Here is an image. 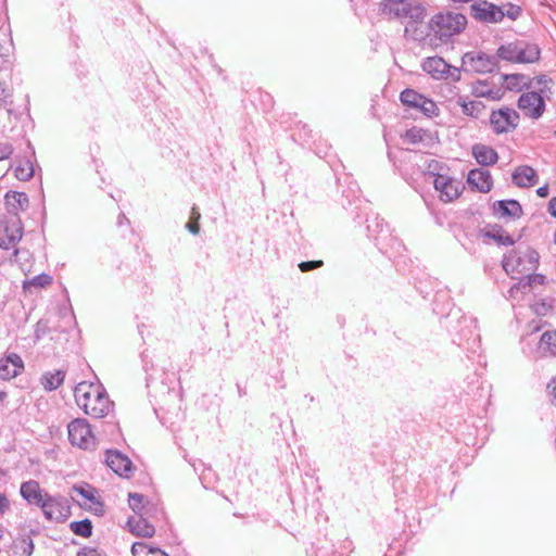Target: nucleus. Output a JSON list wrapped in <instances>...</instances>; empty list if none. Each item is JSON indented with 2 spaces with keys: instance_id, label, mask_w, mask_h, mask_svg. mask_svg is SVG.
I'll list each match as a JSON object with an SVG mask.
<instances>
[{
  "instance_id": "obj_1",
  "label": "nucleus",
  "mask_w": 556,
  "mask_h": 556,
  "mask_svg": "<svg viewBox=\"0 0 556 556\" xmlns=\"http://www.w3.org/2000/svg\"><path fill=\"white\" fill-rule=\"evenodd\" d=\"M74 396L85 414L93 418H102L109 413L111 401L101 384L81 381L75 386Z\"/></svg>"
},
{
  "instance_id": "obj_2",
  "label": "nucleus",
  "mask_w": 556,
  "mask_h": 556,
  "mask_svg": "<svg viewBox=\"0 0 556 556\" xmlns=\"http://www.w3.org/2000/svg\"><path fill=\"white\" fill-rule=\"evenodd\" d=\"M467 24V16L463 13L452 11L438 12L427 23L429 33H432L430 41L447 45L453 41L454 36L462 34L466 29Z\"/></svg>"
},
{
  "instance_id": "obj_3",
  "label": "nucleus",
  "mask_w": 556,
  "mask_h": 556,
  "mask_svg": "<svg viewBox=\"0 0 556 556\" xmlns=\"http://www.w3.org/2000/svg\"><path fill=\"white\" fill-rule=\"evenodd\" d=\"M540 255L536 250L526 247L509 251L502 261L504 270L509 273L525 274L534 271L539 266Z\"/></svg>"
},
{
  "instance_id": "obj_4",
  "label": "nucleus",
  "mask_w": 556,
  "mask_h": 556,
  "mask_svg": "<svg viewBox=\"0 0 556 556\" xmlns=\"http://www.w3.org/2000/svg\"><path fill=\"white\" fill-rule=\"evenodd\" d=\"M462 63L465 73L492 74L501 70L496 52L468 51L462 56Z\"/></svg>"
},
{
  "instance_id": "obj_5",
  "label": "nucleus",
  "mask_w": 556,
  "mask_h": 556,
  "mask_svg": "<svg viewBox=\"0 0 556 556\" xmlns=\"http://www.w3.org/2000/svg\"><path fill=\"white\" fill-rule=\"evenodd\" d=\"M368 236L374 239L380 252L387 254L400 247L399 239L392 233L389 225L379 216L367 219Z\"/></svg>"
},
{
  "instance_id": "obj_6",
  "label": "nucleus",
  "mask_w": 556,
  "mask_h": 556,
  "mask_svg": "<svg viewBox=\"0 0 556 556\" xmlns=\"http://www.w3.org/2000/svg\"><path fill=\"white\" fill-rule=\"evenodd\" d=\"M400 101L404 106L417 113H421L427 117L438 116L440 112L437 103L432 99L427 98L425 94L412 88H406L400 93Z\"/></svg>"
},
{
  "instance_id": "obj_7",
  "label": "nucleus",
  "mask_w": 556,
  "mask_h": 556,
  "mask_svg": "<svg viewBox=\"0 0 556 556\" xmlns=\"http://www.w3.org/2000/svg\"><path fill=\"white\" fill-rule=\"evenodd\" d=\"M41 509L46 519L56 522H65L72 515L68 498L60 494L50 495L45 493Z\"/></svg>"
},
{
  "instance_id": "obj_8",
  "label": "nucleus",
  "mask_w": 556,
  "mask_h": 556,
  "mask_svg": "<svg viewBox=\"0 0 556 556\" xmlns=\"http://www.w3.org/2000/svg\"><path fill=\"white\" fill-rule=\"evenodd\" d=\"M473 20L484 24H497L504 20V9L488 0H476L469 8Z\"/></svg>"
},
{
  "instance_id": "obj_9",
  "label": "nucleus",
  "mask_w": 556,
  "mask_h": 556,
  "mask_svg": "<svg viewBox=\"0 0 556 556\" xmlns=\"http://www.w3.org/2000/svg\"><path fill=\"white\" fill-rule=\"evenodd\" d=\"M544 90L528 91L520 94L517 100V106L523 111L525 115L538 119L540 118L546 109V98L541 96Z\"/></svg>"
},
{
  "instance_id": "obj_10",
  "label": "nucleus",
  "mask_w": 556,
  "mask_h": 556,
  "mask_svg": "<svg viewBox=\"0 0 556 556\" xmlns=\"http://www.w3.org/2000/svg\"><path fill=\"white\" fill-rule=\"evenodd\" d=\"M68 440L72 445L88 450L94 446V435L86 419L76 418L67 426Z\"/></svg>"
},
{
  "instance_id": "obj_11",
  "label": "nucleus",
  "mask_w": 556,
  "mask_h": 556,
  "mask_svg": "<svg viewBox=\"0 0 556 556\" xmlns=\"http://www.w3.org/2000/svg\"><path fill=\"white\" fill-rule=\"evenodd\" d=\"M519 118V113L516 110L504 106L491 113L490 124L492 125L494 132L500 135L515 129L518 125Z\"/></svg>"
},
{
  "instance_id": "obj_12",
  "label": "nucleus",
  "mask_w": 556,
  "mask_h": 556,
  "mask_svg": "<svg viewBox=\"0 0 556 556\" xmlns=\"http://www.w3.org/2000/svg\"><path fill=\"white\" fill-rule=\"evenodd\" d=\"M433 186L440 193V200L446 203L457 199L464 190V186L460 181L455 180L446 174L434 178Z\"/></svg>"
},
{
  "instance_id": "obj_13",
  "label": "nucleus",
  "mask_w": 556,
  "mask_h": 556,
  "mask_svg": "<svg viewBox=\"0 0 556 556\" xmlns=\"http://www.w3.org/2000/svg\"><path fill=\"white\" fill-rule=\"evenodd\" d=\"M105 463L119 477L129 478L134 469V465L128 456L117 450L106 451Z\"/></svg>"
},
{
  "instance_id": "obj_14",
  "label": "nucleus",
  "mask_w": 556,
  "mask_h": 556,
  "mask_svg": "<svg viewBox=\"0 0 556 556\" xmlns=\"http://www.w3.org/2000/svg\"><path fill=\"white\" fill-rule=\"evenodd\" d=\"M23 237V225L18 218L7 222L0 230V248L10 250L15 247Z\"/></svg>"
},
{
  "instance_id": "obj_15",
  "label": "nucleus",
  "mask_w": 556,
  "mask_h": 556,
  "mask_svg": "<svg viewBox=\"0 0 556 556\" xmlns=\"http://www.w3.org/2000/svg\"><path fill=\"white\" fill-rule=\"evenodd\" d=\"M492 213L495 216L517 219L523 215V210L519 201L515 199L498 200L493 203Z\"/></svg>"
},
{
  "instance_id": "obj_16",
  "label": "nucleus",
  "mask_w": 556,
  "mask_h": 556,
  "mask_svg": "<svg viewBox=\"0 0 556 556\" xmlns=\"http://www.w3.org/2000/svg\"><path fill=\"white\" fill-rule=\"evenodd\" d=\"M467 184L471 189L486 193L493 187V179L489 170L473 168L467 175Z\"/></svg>"
},
{
  "instance_id": "obj_17",
  "label": "nucleus",
  "mask_w": 556,
  "mask_h": 556,
  "mask_svg": "<svg viewBox=\"0 0 556 556\" xmlns=\"http://www.w3.org/2000/svg\"><path fill=\"white\" fill-rule=\"evenodd\" d=\"M515 64H532L541 60V48L538 43L520 39Z\"/></svg>"
},
{
  "instance_id": "obj_18",
  "label": "nucleus",
  "mask_w": 556,
  "mask_h": 556,
  "mask_svg": "<svg viewBox=\"0 0 556 556\" xmlns=\"http://www.w3.org/2000/svg\"><path fill=\"white\" fill-rule=\"evenodd\" d=\"M421 68L434 79H446V73L451 68V64L443 58L434 55L426 58L421 63Z\"/></svg>"
},
{
  "instance_id": "obj_19",
  "label": "nucleus",
  "mask_w": 556,
  "mask_h": 556,
  "mask_svg": "<svg viewBox=\"0 0 556 556\" xmlns=\"http://www.w3.org/2000/svg\"><path fill=\"white\" fill-rule=\"evenodd\" d=\"M513 182L519 188H530L538 184L539 176L529 165H520L511 174Z\"/></svg>"
},
{
  "instance_id": "obj_20",
  "label": "nucleus",
  "mask_w": 556,
  "mask_h": 556,
  "mask_svg": "<svg viewBox=\"0 0 556 556\" xmlns=\"http://www.w3.org/2000/svg\"><path fill=\"white\" fill-rule=\"evenodd\" d=\"M21 496L29 504H34L41 508L45 502V494L36 480H28L21 484L20 489Z\"/></svg>"
},
{
  "instance_id": "obj_21",
  "label": "nucleus",
  "mask_w": 556,
  "mask_h": 556,
  "mask_svg": "<svg viewBox=\"0 0 556 556\" xmlns=\"http://www.w3.org/2000/svg\"><path fill=\"white\" fill-rule=\"evenodd\" d=\"M501 78L502 81L506 84L505 89L508 91L519 92L529 90L532 87V80L526 74H502Z\"/></svg>"
},
{
  "instance_id": "obj_22",
  "label": "nucleus",
  "mask_w": 556,
  "mask_h": 556,
  "mask_svg": "<svg viewBox=\"0 0 556 556\" xmlns=\"http://www.w3.org/2000/svg\"><path fill=\"white\" fill-rule=\"evenodd\" d=\"M418 156L419 155L417 151H414L407 147L388 144V157L396 166L412 163Z\"/></svg>"
},
{
  "instance_id": "obj_23",
  "label": "nucleus",
  "mask_w": 556,
  "mask_h": 556,
  "mask_svg": "<svg viewBox=\"0 0 556 556\" xmlns=\"http://www.w3.org/2000/svg\"><path fill=\"white\" fill-rule=\"evenodd\" d=\"M127 526L129 527V531L137 536L152 538L155 533L154 526L142 516H139L138 518L129 517Z\"/></svg>"
},
{
  "instance_id": "obj_24",
  "label": "nucleus",
  "mask_w": 556,
  "mask_h": 556,
  "mask_svg": "<svg viewBox=\"0 0 556 556\" xmlns=\"http://www.w3.org/2000/svg\"><path fill=\"white\" fill-rule=\"evenodd\" d=\"M73 491L94 505V507H89V509L92 510L96 515H99V516L103 515V513H104L103 503L99 498L96 497L94 494L97 491L93 486H91L88 483H86L84 485L75 484L73 486Z\"/></svg>"
},
{
  "instance_id": "obj_25",
  "label": "nucleus",
  "mask_w": 556,
  "mask_h": 556,
  "mask_svg": "<svg viewBox=\"0 0 556 556\" xmlns=\"http://www.w3.org/2000/svg\"><path fill=\"white\" fill-rule=\"evenodd\" d=\"M472 154L477 163L482 166L494 165L498 160L497 152L493 148L481 143L472 147Z\"/></svg>"
},
{
  "instance_id": "obj_26",
  "label": "nucleus",
  "mask_w": 556,
  "mask_h": 556,
  "mask_svg": "<svg viewBox=\"0 0 556 556\" xmlns=\"http://www.w3.org/2000/svg\"><path fill=\"white\" fill-rule=\"evenodd\" d=\"M482 236L489 239L494 240L500 245H514L515 239L505 233L503 227L498 224L489 225L488 229L485 228L482 230Z\"/></svg>"
},
{
  "instance_id": "obj_27",
  "label": "nucleus",
  "mask_w": 556,
  "mask_h": 556,
  "mask_svg": "<svg viewBox=\"0 0 556 556\" xmlns=\"http://www.w3.org/2000/svg\"><path fill=\"white\" fill-rule=\"evenodd\" d=\"M5 204L9 213L17 215L18 211H23L28 207L29 200L25 192L9 191L5 194Z\"/></svg>"
},
{
  "instance_id": "obj_28",
  "label": "nucleus",
  "mask_w": 556,
  "mask_h": 556,
  "mask_svg": "<svg viewBox=\"0 0 556 556\" xmlns=\"http://www.w3.org/2000/svg\"><path fill=\"white\" fill-rule=\"evenodd\" d=\"M65 375L66 372L61 369L54 371H46L40 378L41 386L46 391L52 392L64 382Z\"/></svg>"
},
{
  "instance_id": "obj_29",
  "label": "nucleus",
  "mask_w": 556,
  "mask_h": 556,
  "mask_svg": "<svg viewBox=\"0 0 556 556\" xmlns=\"http://www.w3.org/2000/svg\"><path fill=\"white\" fill-rule=\"evenodd\" d=\"M518 45L520 46V39H516L510 42H506L501 45L496 49V58L500 61H506L508 63L515 64L516 63V53L518 49Z\"/></svg>"
},
{
  "instance_id": "obj_30",
  "label": "nucleus",
  "mask_w": 556,
  "mask_h": 556,
  "mask_svg": "<svg viewBox=\"0 0 556 556\" xmlns=\"http://www.w3.org/2000/svg\"><path fill=\"white\" fill-rule=\"evenodd\" d=\"M131 554L132 556H168V554L160 547L147 542L132 543Z\"/></svg>"
},
{
  "instance_id": "obj_31",
  "label": "nucleus",
  "mask_w": 556,
  "mask_h": 556,
  "mask_svg": "<svg viewBox=\"0 0 556 556\" xmlns=\"http://www.w3.org/2000/svg\"><path fill=\"white\" fill-rule=\"evenodd\" d=\"M427 14L426 8L421 3H417L415 5H412L410 3H407V17L410 18L408 24L405 26V34H408L410 30L412 24H419L422 23Z\"/></svg>"
},
{
  "instance_id": "obj_32",
  "label": "nucleus",
  "mask_w": 556,
  "mask_h": 556,
  "mask_svg": "<svg viewBox=\"0 0 556 556\" xmlns=\"http://www.w3.org/2000/svg\"><path fill=\"white\" fill-rule=\"evenodd\" d=\"M457 103L462 106L465 115L478 118L482 111L485 110V105L481 101H466L465 98L459 97Z\"/></svg>"
},
{
  "instance_id": "obj_33",
  "label": "nucleus",
  "mask_w": 556,
  "mask_h": 556,
  "mask_svg": "<svg viewBox=\"0 0 556 556\" xmlns=\"http://www.w3.org/2000/svg\"><path fill=\"white\" fill-rule=\"evenodd\" d=\"M399 5L389 1H382L379 4V10L382 14L392 15L395 18L407 17V0L402 4V8Z\"/></svg>"
},
{
  "instance_id": "obj_34",
  "label": "nucleus",
  "mask_w": 556,
  "mask_h": 556,
  "mask_svg": "<svg viewBox=\"0 0 556 556\" xmlns=\"http://www.w3.org/2000/svg\"><path fill=\"white\" fill-rule=\"evenodd\" d=\"M52 283V277L46 273H41L31 279H26L23 281V290L24 292H30L33 287L35 288H46Z\"/></svg>"
},
{
  "instance_id": "obj_35",
  "label": "nucleus",
  "mask_w": 556,
  "mask_h": 556,
  "mask_svg": "<svg viewBox=\"0 0 556 556\" xmlns=\"http://www.w3.org/2000/svg\"><path fill=\"white\" fill-rule=\"evenodd\" d=\"M71 531L81 538H90L92 535V522L90 519L75 520L70 523Z\"/></svg>"
},
{
  "instance_id": "obj_36",
  "label": "nucleus",
  "mask_w": 556,
  "mask_h": 556,
  "mask_svg": "<svg viewBox=\"0 0 556 556\" xmlns=\"http://www.w3.org/2000/svg\"><path fill=\"white\" fill-rule=\"evenodd\" d=\"M424 165L426 168L425 173L433 178L445 175L444 172L448 169L446 164L434 159H425Z\"/></svg>"
},
{
  "instance_id": "obj_37",
  "label": "nucleus",
  "mask_w": 556,
  "mask_h": 556,
  "mask_svg": "<svg viewBox=\"0 0 556 556\" xmlns=\"http://www.w3.org/2000/svg\"><path fill=\"white\" fill-rule=\"evenodd\" d=\"M540 346L556 356V330L544 332L540 339Z\"/></svg>"
},
{
  "instance_id": "obj_38",
  "label": "nucleus",
  "mask_w": 556,
  "mask_h": 556,
  "mask_svg": "<svg viewBox=\"0 0 556 556\" xmlns=\"http://www.w3.org/2000/svg\"><path fill=\"white\" fill-rule=\"evenodd\" d=\"M15 177L21 181H28L34 176V167L30 161L18 164L14 170Z\"/></svg>"
},
{
  "instance_id": "obj_39",
  "label": "nucleus",
  "mask_w": 556,
  "mask_h": 556,
  "mask_svg": "<svg viewBox=\"0 0 556 556\" xmlns=\"http://www.w3.org/2000/svg\"><path fill=\"white\" fill-rule=\"evenodd\" d=\"M531 80H534L539 86H541L539 90H544V93H541V96L549 100L552 94L551 85L554 84L553 78L546 74H539Z\"/></svg>"
},
{
  "instance_id": "obj_40",
  "label": "nucleus",
  "mask_w": 556,
  "mask_h": 556,
  "mask_svg": "<svg viewBox=\"0 0 556 556\" xmlns=\"http://www.w3.org/2000/svg\"><path fill=\"white\" fill-rule=\"evenodd\" d=\"M144 500H146V496L140 493H129V495H128L129 507L138 516H142V510L144 508V505H143Z\"/></svg>"
},
{
  "instance_id": "obj_41",
  "label": "nucleus",
  "mask_w": 556,
  "mask_h": 556,
  "mask_svg": "<svg viewBox=\"0 0 556 556\" xmlns=\"http://www.w3.org/2000/svg\"><path fill=\"white\" fill-rule=\"evenodd\" d=\"M502 7L504 9V17H508L511 21H516L522 15V8L518 4L507 2Z\"/></svg>"
},
{
  "instance_id": "obj_42",
  "label": "nucleus",
  "mask_w": 556,
  "mask_h": 556,
  "mask_svg": "<svg viewBox=\"0 0 556 556\" xmlns=\"http://www.w3.org/2000/svg\"><path fill=\"white\" fill-rule=\"evenodd\" d=\"M201 218V214L197 210L195 206L192 207L191 216L189 222L186 224V228L194 236L199 235L200 232V224L199 220Z\"/></svg>"
},
{
  "instance_id": "obj_43",
  "label": "nucleus",
  "mask_w": 556,
  "mask_h": 556,
  "mask_svg": "<svg viewBox=\"0 0 556 556\" xmlns=\"http://www.w3.org/2000/svg\"><path fill=\"white\" fill-rule=\"evenodd\" d=\"M472 94L477 98H488L491 100H501L503 92L501 89H486L485 91H478V86L472 85Z\"/></svg>"
},
{
  "instance_id": "obj_44",
  "label": "nucleus",
  "mask_w": 556,
  "mask_h": 556,
  "mask_svg": "<svg viewBox=\"0 0 556 556\" xmlns=\"http://www.w3.org/2000/svg\"><path fill=\"white\" fill-rule=\"evenodd\" d=\"M18 374V369L12 368L9 363H5V359H0V379L9 380L15 378Z\"/></svg>"
},
{
  "instance_id": "obj_45",
  "label": "nucleus",
  "mask_w": 556,
  "mask_h": 556,
  "mask_svg": "<svg viewBox=\"0 0 556 556\" xmlns=\"http://www.w3.org/2000/svg\"><path fill=\"white\" fill-rule=\"evenodd\" d=\"M324 266V261H304L299 264V268L302 273H307L320 268Z\"/></svg>"
},
{
  "instance_id": "obj_46",
  "label": "nucleus",
  "mask_w": 556,
  "mask_h": 556,
  "mask_svg": "<svg viewBox=\"0 0 556 556\" xmlns=\"http://www.w3.org/2000/svg\"><path fill=\"white\" fill-rule=\"evenodd\" d=\"M5 363H9L12 368L18 369V372L24 368V363L22 357L16 353L9 354L5 358Z\"/></svg>"
},
{
  "instance_id": "obj_47",
  "label": "nucleus",
  "mask_w": 556,
  "mask_h": 556,
  "mask_svg": "<svg viewBox=\"0 0 556 556\" xmlns=\"http://www.w3.org/2000/svg\"><path fill=\"white\" fill-rule=\"evenodd\" d=\"M21 544H22L21 545L22 555L23 556H31L34 553L35 545H34V542L30 539V536L22 538Z\"/></svg>"
},
{
  "instance_id": "obj_48",
  "label": "nucleus",
  "mask_w": 556,
  "mask_h": 556,
  "mask_svg": "<svg viewBox=\"0 0 556 556\" xmlns=\"http://www.w3.org/2000/svg\"><path fill=\"white\" fill-rule=\"evenodd\" d=\"M529 279L530 278H528L527 275L519 278L518 282L510 288V292L513 293L515 290H517L526 293L531 288Z\"/></svg>"
},
{
  "instance_id": "obj_49",
  "label": "nucleus",
  "mask_w": 556,
  "mask_h": 556,
  "mask_svg": "<svg viewBox=\"0 0 556 556\" xmlns=\"http://www.w3.org/2000/svg\"><path fill=\"white\" fill-rule=\"evenodd\" d=\"M299 132H294L291 135V139H295V136L302 137H312L313 130L309 128L307 124H302L301 122L298 124Z\"/></svg>"
},
{
  "instance_id": "obj_50",
  "label": "nucleus",
  "mask_w": 556,
  "mask_h": 556,
  "mask_svg": "<svg viewBox=\"0 0 556 556\" xmlns=\"http://www.w3.org/2000/svg\"><path fill=\"white\" fill-rule=\"evenodd\" d=\"M462 72H464L463 65L460 67L451 65V68H448L446 73V79L452 78L453 81L457 83L460 80Z\"/></svg>"
},
{
  "instance_id": "obj_51",
  "label": "nucleus",
  "mask_w": 556,
  "mask_h": 556,
  "mask_svg": "<svg viewBox=\"0 0 556 556\" xmlns=\"http://www.w3.org/2000/svg\"><path fill=\"white\" fill-rule=\"evenodd\" d=\"M13 153V147L9 142H0V161L9 159Z\"/></svg>"
},
{
  "instance_id": "obj_52",
  "label": "nucleus",
  "mask_w": 556,
  "mask_h": 556,
  "mask_svg": "<svg viewBox=\"0 0 556 556\" xmlns=\"http://www.w3.org/2000/svg\"><path fill=\"white\" fill-rule=\"evenodd\" d=\"M401 139H422L421 129L417 127L407 129L405 134L401 136Z\"/></svg>"
},
{
  "instance_id": "obj_53",
  "label": "nucleus",
  "mask_w": 556,
  "mask_h": 556,
  "mask_svg": "<svg viewBox=\"0 0 556 556\" xmlns=\"http://www.w3.org/2000/svg\"><path fill=\"white\" fill-rule=\"evenodd\" d=\"M314 143L316 144L317 141H314ZM318 143H320V146H323V147L316 146L314 148L315 153L319 157H326L327 156V152H328V150L330 148V144H328V141H318Z\"/></svg>"
},
{
  "instance_id": "obj_54",
  "label": "nucleus",
  "mask_w": 556,
  "mask_h": 556,
  "mask_svg": "<svg viewBox=\"0 0 556 556\" xmlns=\"http://www.w3.org/2000/svg\"><path fill=\"white\" fill-rule=\"evenodd\" d=\"M428 36L432 37V33H427L419 30L418 26H414V31L412 33V39L416 41H424Z\"/></svg>"
},
{
  "instance_id": "obj_55",
  "label": "nucleus",
  "mask_w": 556,
  "mask_h": 556,
  "mask_svg": "<svg viewBox=\"0 0 556 556\" xmlns=\"http://www.w3.org/2000/svg\"><path fill=\"white\" fill-rule=\"evenodd\" d=\"M549 308L551 305L547 304L545 301H541L534 304V312L536 315H546Z\"/></svg>"
},
{
  "instance_id": "obj_56",
  "label": "nucleus",
  "mask_w": 556,
  "mask_h": 556,
  "mask_svg": "<svg viewBox=\"0 0 556 556\" xmlns=\"http://www.w3.org/2000/svg\"><path fill=\"white\" fill-rule=\"evenodd\" d=\"M527 276H528V278H530L529 281H530L531 287L533 285H543L546 279L545 276L542 274H533L532 273V274H527Z\"/></svg>"
},
{
  "instance_id": "obj_57",
  "label": "nucleus",
  "mask_w": 556,
  "mask_h": 556,
  "mask_svg": "<svg viewBox=\"0 0 556 556\" xmlns=\"http://www.w3.org/2000/svg\"><path fill=\"white\" fill-rule=\"evenodd\" d=\"M10 508V501L5 494L0 493V517Z\"/></svg>"
},
{
  "instance_id": "obj_58",
  "label": "nucleus",
  "mask_w": 556,
  "mask_h": 556,
  "mask_svg": "<svg viewBox=\"0 0 556 556\" xmlns=\"http://www.w3.org/2000/svg\"><path fill=\"white\" fill-rule=\"evenodd\" d=\"M11 97L4 81L0 80V102L7 103V99Z\"/></svg>"
},
{
  "instance_id": "obj_59",
  "label": "nucleus",
  "mask_w": 556,
  "mask_h": 556,
  "mask_svg": "<svg viewBox=\"0 0 556 556\" xmlns=\"http://www.w3.org/2000/svg\"><path fill=\"white\" fill-rule=\"evenodd\" d=\"M77 556H101L94 548L84 547L81 548Z\"/></svg>"
},
{
  "instance_id": "obj_60",
  "label": "nucleus",
  "mask_w": 556,
  "mask_h": 556,
  "mask_svg": "<svg viewBox=\"0 0 556 556\" xmlns=\"http://www.w3.org/2000/svg\"><path fill=\"white\" fill-rule=\"evenodd\" d=\"M536 194L540 198H546L549 194V187L548 185L541 186L536 189Z\"/></svg>"
},
{
  "instance_id": "obj_61",
  "label": "nucleus",
  "mask_w": 556,
  "mask_h": 556,
  "mask_svg": "<svg viewBox=\"0 0 556 556\" xmlns=\"http://www.w3.org/2000/svg\"><path fill=\"white\" fill-rule=\"evenodd\" d=\"M262 101L268 109H271L274 106V99L267 92L262 96Z\"/></svg>"
},
{
  "instance_id": "obj_62",
  "label": "nucleus",
  "mask_w": 556,
  "mask_h": 556,
  "mask_svg": "<svg viewBox=\"0 0 556 556\" xmlns=\"http://www.w3.org/2000/svg\"><path fill=\"white\" fill-rule=\"evenodd\" d=\"M547 211L553 217L556 218V197L549 200Z\"/></svg>"
},
{
  "instance_id": "obj_63",
  "label": "nucleus",
  "mask_w": 556,
  "mask_h": 556,
  "mask_svg": "<svg viewBox=\"0 0 556 556\" xmlns=\"http://www.w3.org/2000/svg\"><path fill=\"white\" fill-rule=\"evenodd\" d=\"M116 224L118 227H122L124 224L129 225V219L126 217V215L124 213H119Z\"/></svg>"
},
{
  "instance_id": "obj_64",
  "label": "nucleus",
  "mask_w": 556,
  "mask_h": 556,
  "mask_svg": "<svg viewBox=\"0 0 556 556\" xmlns=\"http://www.w3.org/2000/svg\"><path fill=\"white\" fill-rule=\"evenodd\" d=\"M552 388L553 403L556 405V378H554L547 386Z\"/></svg>"
}]
</instances>
